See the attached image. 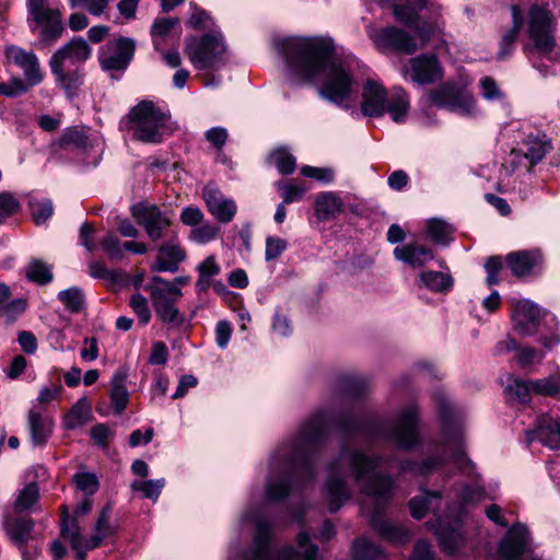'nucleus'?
I'll return each instance as SVG.
<instances>
[{
	"label": "nucleus",
	"mask_w": 560,
	"mask_h": 560,
	"mask_svg": "<svg viewBox=\"0 0 560 560\" xmlns=\"http://www.w3.org/2000/svg\"><path fill=\"white\" fill-rule=\"evenodd\" d=\"M329 425L349 435L363 434L392 441L401 451H411L420 444L419 408L415 404L404 407L389 425L360 408L338 412L330 408L318 409L270 453L265 479L266 502H281L315 480L317 467L314 454L324 445Z\"/></svg>",
	"instance_id": "obj_1"
},
{
	"label": "nucleus",
	"mask_w": 560,
	"mask_h": 560,
	"mask_svg": "<svg viewBox=\"0 0 560 560\" xmlns=\"http://www.w3.org/2000/svg\"><path fill=\"white\" fill-rule=\"evenodd\" d=\"M383 462L384 457L380 454L342 446L338 455L327 465L323 494L328 504V511L336 513L353 498V489L348 481L351 477L360 493L373 500L370 523L374 530L390 544L404 545L411 539V530L386 518L383 512L395 490L394 478L389 474L377 470Z\"/></svg>",
	"instance_id": "obj_2"
},
{
	"label": "nucleus",
	"mask_w": 560,
	"mask_h": 560,
	"mask_svg": "<svg viewBox=\"0 0 560 560\" xmlns=\"http://www.w3.org/2000/svg\"><path fill=\"white\" fill-rule=\"evenodd\" d=\"M273 47L289 71L307 82H320V97L348 108L363 65L353 55H336L331 40L323 37H284Z\"/></svg>",
	"instance_id": "obj_3"
},
{
	"label": "nucleus",
	"mask_w": 560,
	"mask_h": 560,
	"mask_svg": "<svg viewBox=\"0 0 560 560\" xmlns=\"http://www.w3.org/2000/svg\"><path fill=\"white\" fill-rule=\"evenodd\" d=\"M441 420V436L432 443V453L421 463L404 460L400 472H410L416 477H428L444 465L446 453L463 472H469L472 463L467 457L464 446L465 420L463 411L454 406L447 395L438 389L432 395Z\"/></svg>",
	"instance_id": "obj_4"
},
{
	"label": "nucleus",
	"mask_w": 560,
	"mask_h": 560,
	"mask_svg": "<svg viewBox=\"0 0 560 560\" xmlns=\"http://www.w3.org/2000/svg\"><path fill=\"white\" fill-rule=\"evenodd\" d=\"M255 525V534L250 547L245 551V560H315L318 548L311 542L307 532L301 530L296 537L298 549L285 546L276 550L270 541L273 533L271 522L259 515L257 508L247 506L240 516L238 526Z\"/></svg>",
	"instance_id": "obj_5"
},
{
	"label": "nucleus",
	"mask_w": 560,
	"mask_h": 560,
	"mask_svg": "<svg viewBox=\"0 0 560 560\" xmlns=\"http://www.w3.org/2000/svg\"><path fill=\"white\" fill-rule=\"evenodd\" d=\"M441 503L442 492L421 488L420 494L410 499L408 506L411 516L416 520H422L429 512L433 514L425 525L435 534L443 551L453 555L464 545L465 537L459 530L458 518L453 517V508H448L445 516L436 513Z\"/></svg>",
	"instance_id": "obj_6"
},
{
	"label": "nucleus",
	"mask_w": 560,
	"mask_h": 560,
	"mask_svg": "<svg viewBox=\"0 0 560 560\" xmlns=\"http://www.w3.org/2000/svg\"><path fill=\"white\" fill-rule=\"evenodd\" d=\"M361 97V113L366 117H381L388 113L395 122H401L410 108L408 95L401 88H394L388 93L375 79L364 81Z\"/></svg>",
	"instance_id": "obj_7"
},
{
	"label": "nucleus",
	"mask_w": 560,
	"mask_h": 560,
	"mask_svg": "<svg viewBox=\"0 0 560 560\" xmlns=\"http://www.w3.org/2000/svg\"><path fill=\"white\" fill-rule=\"evenodd\" d=\"M184 52L197 70L218 71L228 62V44L221 28L187 37Z\"/></svg>",
	"instance_id": "obj_8"
},
{
	"label": "nucleus",
	"mask_w": 560,
	"mask_h": 560,
	"mask_svg": "<svg viewBox=\"0 0 560 560\" xmlns=\"http://www.w3.org/2000/svg\"><path fill=\"white\" fill-rule=\"evenodd\" d=\"M171 113L152 101H141L128 113L126 128L137 140L144 143H159L163 140Z\"/></svg>",
	"instance_id": "obj_9"
},
{
	"label": "nucleus",
	"mask_w": 560,
	"mask_h": 560,
	"mask_svg": "<svg viewBox=\"0 0 560 560\" xmlns=\"http://www.w3.org/2000/svg\"><path fill=\"white\" fill-rule=\"evenodd\" d=\"M513 329L523 337L533 336L544 328L551 330L549 336H541V345L550 350L560 343L558 334V320L555 315L547 311H541L529 300H521L515 303L512 314Z\"/></svg>",
	"instance_id": "obj_10"
},
{
	"label": "nucleus",
	"mask_w": 560,
	"mask_h": 560,
	"mask_svg": "<svg viewBox=\"0 0 560 560\" xmlns=\"http://www.w3.org/2000/svg\"><path fill=\"white\" fill-rule=\"evenodd\" d=\"M28 23L31 28H39V44L52 45L65 31L61 12L49 7L47 0L27 1Z\"/></svg>",
	"instance_id": "obj_11"
},
{
	"label": "nucleus",
	"mask_w": 560,
	"mask_h": 560,
	"mask_svg": "<svg viewBox=\"0 0 560 560\" xmlns=\"http://www.w3.org/2000/svg\"><path fill=\"white\" fill-rule=\"evenodd\" d=\"M430 102L438 107L447 108L464 118H472L478 107L472 95L463 86L445 83L429 94Z\"/></svg>",
	"instance_id": "obj_12"
},
{
	"label": "nucleus",
	"mask_w": 560,
	"mask_h": 560,
	"mask_svg": "<svg viewBox=\"0 0 560 560\" xmlns=\"http://www.w3.org/2000/svg\"><path fill=\"white\" fill-rule=\"evenodd\" d=\"M404 4H394L395 18L412 27L420 40L421 47H424L431 38L442 33L443 23L438 18L431 21L420 20L417 10H421L427 7L428 0H405Z\"/></svg>",
	"instance_id": "obj_13"
},
{
	"label": "nucleus",
	"mask_w": 560,
	"mask_h": 560,
	"mask_svg": "<svg viewBox=\"0 0 560 560\" xmlns=\"http://www.w3.org/2000/svg\"><path fill=\"white\" fill-rule=\"evenodd\" d=\"M555 19L547 4L534 3L528 10V34L535 47L541 54L550 52L555 47Z\"/></svg>",
	"instance_id": "obj_14"
},
{
	"label": "nucleus",
	"mask_w": 560,
	"mask_h": 560,
	"mask_svg": "<svg viewBox=\"0 0 560 560\" xmlns=\"http://www.w3.org/2000/svg\"><path fill=\"white\" fill-rule=\"evenodd\" d=\"M136 44L131 38L120 37L108 42L100 50V62L105 71H124L135 54Z\"/></svg>",
	"instance_id": "obj_15"
},
{
	"label": "nucleus",
	"mask_w": 560,
	"mask_h": 560,
	"mask_svg": "<svg viewBox=\"0 0 560 560\" xmlns=\"http://www.w3.org/2000/svg\"><path fill=\"white\" fill-rule=\"evenodd\" d=\"M404 74L416 84L427 85L442 80L444 72L435 55L421 54L409 60Z\"/></svg>",
	"instance_id": "obj_16"
},
{
	"label": "nucleus",
	"mask_w": 560,
	"mask_h": 560,
	"mask_svg": "<svg viewBox=\"0 0 560 560\" xmlns=\"http://www.w3.org/2000/svg\"><path fill=\"white\" fill-rule=\"evenodd\" d=\"M92 49L86 40L82 37H74L68 44L60 47L50 58L49 65L51 72L56 78L65 80L66 72L63 63L66 61L71 65L85 62L91 56Z\"/></svg>",
	"instance_id": "obj_17"
},
{
	"label": "nucleus",
	"mask_w": 560,
	"mask_h": 560,
	"mask_svg": "<svg viewBox=\"0 0 560 560\" xmlns=\"http://www.w3.org/2000/svg\"><path fill=\"white\" fill-rule=\"evenodd\" d=\"M149 289L156 315L164 323H172L175 319V281L155 276Z\"/></svg>",
	"instance_id": "obj_18"
},
{
	"label": "nucleus",
	"mask_w": 560,
	"mask_h": 560,
	"mask_svg": "<svg viewBox=\"0 0 560 560\" xmlns=\"http://www.w3.org/2000/svg\"><path fill=\"white\" fill-rule=\"evenodd\" d=\"M530 546L532 539L527 526L516 523L500 541L498 549L500 560H520L523 555L530 551Z\"/></svg>",
	"instance_id": "obj_19"
},
{
	"label": "nucleus",
	"mask_w": 560,
	"mask_h": 560,
	"mask_svg": "<svg viewBox=\"0 0 560 560\" xmlns=\"http://www.w3.org/2000/svg\"><path fill=\"white\" fill-rule=\"evenodd\" d=\"M175 21L171 18H156L151 25L150 35L154 50L160 52L166 63L175 67V52L173 51Z\"/></svg>",
	"instance_id": "obj_20"
},
{
	"label": "nucleus",
	"mask_w": 560,
	"mask_h": 560,
	"mask_svg": "<svg viewBox=\"0 0 560 560\" xmlns=\"http://www.w3.org/2000/svg\"><path fill=\"white\" fill-rule=\"evenodd\" d=\"M202 198L209 212L221 223H229L236 214L233 199L225 197L214 183H208L202 189Z\"/></svg>",
	"instance_id": "obj_21"
},
{
	"label": "nucleus",
	"mask_w": 560,
	"mask_h": 560,
	"mask_svg": "<svg viewBox=\"0 0 560 560\" xmlns=\"http://www.w3.org/2000/svg\"><path fill=\"white\" fill-rule=\"evenodd\" d=\"M132 215L153 241L163 237L164 232L171 226V220L155 206H133Z\"/></svg>",
	"instance_id": "obj_22"
},
{
	"label": "nucleus",
	"mask_w": 560,
	"mask_h": 560,
	"mask_svg": "<svg viewBox=\"0 0 560 560\" xmlns=\"http://www.w3.org/2000/svg\"><path fill=\"white\" fill-rule=\"evenodd\" d=\"M536 440L550 450H559L560 417L540 416L536 421L535 429L526 431V442L528 444Z\"/></svg>",
	"instance_id": "obj_23"
},
{
	"label": "nucleus",
	"mask_w": 560,
	"mask_h": 560,
	"mask_svg": "<svg viewBox=\"0 0 560 560\" xmlns=\"http://www.w3.org/2000/svg\"><path fill=\"white\" fill-rule=\"evenodd\" d=\"M5 56L10 61L14 62L23 70L25 83L28 86H34L42 82L43 74L39 69L38 60L34 54L16 46H10L5 49Z\"/></svg>",
	"instance_id": "obj_24"
},
{
	"label": "nucleus",
	"mask_w": 560,
	"mask_h": 560,
	"mask_svg": "<svg viewBox=\"0 0 560 560\" xmlns=\"http://www.w3.org/2000/svg\"><path fill=\"white\" fill-rule=\"evenodd\" d=\"M376 40L380 45L390 47L406 54H413L419 48L412 36L394 26L382 30L378 33Z\"/></svg>",
	"instance_id": "obj_25"
},
{
	"label": "nucleus",
	"mask_w": 560,
	"mask_h": 560,
	"mask_svg": "<svg viewBox=\"0 0 560 560\" xmlns=\"http://www.w3.org/2000/svg\"><path fill=\"white\" fill-rule=\"evenodd\" d=\"M3 527L13 544L22 549L32 539L34 522L27 516H5Z\"/></svg>",
	"instance_id": "obj_26"
},
{
	"label": "nucleus",
	"mask_w": 560,
	"mask_h": 560,
	"mask_svg": "<svg viewBox=\"0 0 560 560\" xmlns=\"http://www.w3.org/2000/svg\"><path fill=\"white\" fill-rule=\"evenodd\" d=\"M27 423L33 444L35 446L46 444L52 431V419L38 410L31 409Z\"/></svg>",
	"instance_id": "obj_27"
},
{
	"label": "nucleus",
	"mask_w": 560,
	"mask_h": 560,
	"mask_svg": "<svg viewBox=\"0 0 560 560\" xmlns=\"http://www.w3.org/2000/svg\"><path fill=\"white\" fill-rule=\"evenodd\" d=\"M341 198L332 191L320 192L314 201V213L319 221H329L342 211Z\"/></svg>",
	"instance_id": "obj_28"
},
{
	"label": "nucleus",
	"mask_w": 560,
	"mask_h": 560,
	"mask_svg": "<svg viewBox=\"0 0 560 560\" xmlns=\"http://www.w3.org/2000/svg\"><path fill=\"white\" fill-rule=\"evenodd\" d=\"M541 254L538 249L520 250L510 253L506 256L508 266L516 277L528 275L540 261Z\"/></svg>",
	"instance_id": "obj_29"
},
{
	"label": "nucleus",
	"mask_w": 560,
	"mask_h": 560,
	"mask_svg": "<svg viewBox=\"0 0 560 560\" xmlns=\"http://www.w3.org/2000/svg\"><path fill=\"white\" fill-rule=\"evenodd\" d=\"M512 19H513V26L506 31L500 40V47L498 51L497 58L499 60H505L511 57L514 48H515V42L518 35L520 30L522 28L524 24V15L518 5H513L512 9Z\"/></svg>",
	"instance_id": "obj_30"
},
{
	"label": "nucleus",
	"mask_w": 560,
	"mask_h": 560,
	"mask_svg": "<svg viewBox=\"0 0 560 560\" xmlns=\"http://www.w3.org/2000/svg\"><path fill=\"white\" fill-rule=\"evenodd\" d=\"M394 256L397 260H400L412 268L422 267L425 262L433 259L431 249L418 244H406L404 246L396 247L394 249Z\"/></svg>",
	"instance_id": "obj_31"
},
{
	"label": "nucleus",
	"mask_w": 560,
	"mask_h": 560,
	"mask_svg": "<svg viewBox=\"0 0 560 560\" xmlns=\"http://www.w3.org/2000/svg\"><path fill=\"white\" fill-rule=\"evenodd\" d=\"M552 147L544 133L529 135L524 141V156L529 162V168L538 164Z\"/></svg>",
	"instance_id": "obj_32"
},
{
	"label": "nucleus",
	"mask_w": 560,
	"mask_h": 560,
	"mask_svg": "<svg viewBox=\"0 0 560 560\" xmlns=\"http://www.w3.org/2000/svg\"><path fill=\"white\" fill-rule=\"evenodd\" d=\"M60 535L70 541L77 552V560H84L86 551L92 550L88 548V540L82 538L77 521L69 520L68 515L62 517Z\"/></svg>",
	"instance_id": "obj_33"
},
{
	"label": "nucleus",
	"mask_w": 560,
	"mask_h": 560,
	"mask_svg": "<svg viewBox=\"0 0 560 560\" xmlns=\"http://www.w3.org/2000/svg\"><path fill=\"white\" fill-rule=\"evenodd\" d=\"M198 272V280L196 282V290L198 293L207 292L211 284L215 281L213 278L221 272V267L217 262L213 255L208 256L196 268Z\"/></svg>",
	"instance_id": "obj_34"
},
{
	"label": "nucleus",
	"mask_w": 560,
	"mask_h": 560,
	"mask_svg": "<svg viewBox=\"0 0 560 560\" xmlns=\"http://www.w3.org/2000/svg\"><path fill=\"white\" fill-rule=\"evenodd\" d=\"M91 405L86 398H80L65 416L63 428L67 430H74L83 427L91 420Z\"/></svg>",
	"instance_id": "obj_35"
},
{
	"label": "nucleus",
	"mask_w": 560,
	"mask_h": 560,
	"mask_svg": "<svg viewBox=\"0 0 560 560\" xmlns=\"http://www.w3.org/2000/svg\"><path fill=\"white\" fill-rule=\"evenodd\" d=\"M419 281L420 287L436 293H446L453 287L452 276L442 271H422L419 275Z\"/></svg>",
	"instance_id": "obj_36"
},
{
	"label": "nucleus",
	"mask_w": 560,
	"mask_h": 560,
	"mask_svg": "<svg viewBox=\"0 0 560 560\" xmlns=\"http://www.w3.org/2000/svg\"><path fill=\"white\" fill-rule=\"evenodd\" d=\"M458 506L453 509V517L459 521V529L462 528L460 515L465 506L480 502L485 498V489L479 485L462 486L457 493Z\"/></svg>",
	"instance_id": "obj_37"
},
{
	"label": "nucleus",
	"mask_w": 560,
	"mask_h": 560,
	"mask_svg": "<svg viewBox=\"0 0 560 560\" xmlns=\"http://www.w3.org/2000/svg\"><path fill=\"white\" fill-rule=\"evenodd\" d=\"M112 512V505L107 504L104 506L95 524V534L88 539V548H97L102 540L112 536L115 532L114 527L109 524V516Z\"/></svg>",
	"instance_id": "obj_38"
},
{
	"label": "nucleus",
	"mask_w": 560,
	"mask_h": 560,
	"mask_svg": "<svg viewBox=\"0 0 560 560\" xmlns=\"http://www.w3.org/2000/svg\"><path fill=\"white\" fill-rule=\"evenodd\" d=\"M352 551L354 560H387L386 553L365 537L353 541Z\"/></svg>",
	"instance_id": "obj_39"
},
{
	"label": "nucleus",
	"mask_w": 560,
	"mask_h": 560,
	"mask_svg": "<svg viewBox=\"0 0 560 560\" xmlns=\"http://www.w3.org/2000/svg\"><path fill=\"white\" fill-rule=\"evenodd\" d=\"M534 381H523L517 377H509V383L504 387V392L513 402L525 404L529 400L530 393H536L533 388Z\"/></svg>",
	"instance_id": "obj_40"
},
{
	"label": "nucleus",
	"mask_w": 560,
	"mask_h": 560,
	"mask_svg": "<svg viewBox=\"0 0 560 560\" xmlns=\"http://www.w3.org/2000/svg\"><path fill=\"white\" fill-rule=\"evenodd\" d=\"M126 375L121 372L114 374L112 378L110 402L116 413H121L128 402V390L125 386Z\"/></svg>",
	"instance_id": "obj_41"
},
{
	"label": "nucleus",
	"mask_w": 560,
	"mask_h": 560,
	"mask_svg": "<svg viewBox=\"0 0 560 560\" xmlns=\"http://www.w3.org/2000/svg\"><path fill=\"white\" fill-rule=\"evenodd\" d=\"M89 145V137L83 130L77 127L66 129L61 137L56 142H54V147L59 149L73 147L75 149L86 150Z\"/></svg>",
	"instance_id": "obj_42"
},
{
	"label": "nucleus",
	"mask_w": 560,
	"mask_h": 560,
	"mask_svg": "<svg viewBox=\"0 0 560 560\" xmlns=\"http://www.w3.org/2000/svg\"><path fill=\"white\" fill-rule=\"evenodd\" d=\"M39 498V489L35 482L27 483L18 493L16 500L13 505L15 513L30 510Z\"/></svg>",
	"instance_id": "obj_43"
},
{
	"label": "nucleus",
	"mask_w": 560,
	"mask_h": 560,
	"mask_svg": "<svg viewBox=\"0 0 560 560\" xmlns=\"http://www.w3.org/2000/svg\"><path fill=\"white\" fill-rule=\"evenodd\" d=\"M186 23L189 27L203 33L210 32L211 28H220L205 10L195 5H191V12Z\"/></svg>",
	"instance_id": "obj_44"
},
{
	"label": "nucleus",
	"mask_w": 560,
	"mask_h": 560,
	"mask_svg": "<svg viewBox=\"0 0 560 560\" xmlns=\"http://www.w3.org/2000/svg\"><path fill=\"white\" fill-rule=\"evenodd\" d=\"M152 271L164 272L175 270V246L165 244L160 247L159 255L151 266Z\"/></svg>",
	"instance_id": "obj_45"
},
{
	"label": "nucleus",
	"mask_w": 560,
	"mask_h": 560,
	"mask_svg": "<svg viewBox=\"0 0 560 560\" xmlns=\"http://www.w3.org/2000/svg\"><path fill=\"white\" fill-rule=\"evenodd\" d=\"M58 299L71 313H79L83 308L84 294L78 287H71L58 293Z\"/></svg>",
	"instance_id": "obj_46"
},
{
	"label": "nucleus",
	"mask_w": 560,
	"mask_h": 560,
	"mask_svg": "<svg viewBox=\"0 0 560 560\" xmlns=\"http://www.w3.org/2000/svg\"><path fill=\"white\" fill-rule=\"evenodd\" d=\"M427 231L429 237L438 244L447 245L451 242V234L453 230L451 225L443 220H430L427 225Z\"/></svg>",
	"instance_id": "obj_47"
},
{
	"label": "nucleus",
	"mask_w": 560,
	"mask_h": 560,
	"mask_svg": "<svg viewBox=\"0 0 560 560\" xmlns=\"http://www.w3.org/2000/svg\"><path fill=\"white\" fill-rule=\"evenodd\" d=\"M26 277L38 284L49 283L52 280L51 268L42 260L33 259L28 265Z\"/></svg>",
	"instance_id": "obj_48"
},
{
	"label": "nucleus",
	"mask_w": 560,
	"mask_h": 560,
	"mask_svg": "<svg viewBox=\"0 0 560 560\" xmlns=\"http://www.w3.org/2000/svg\"><path fill=\"white\" fill-rule=\"evenodd\" d=\"M164 486V479H156L147 481L135 480L130 487L133 491H141L145 498L155 501Z\"/></svg>",
	"instance_id": "obj_49"
},
{
	"label": "nucleus",
	"mask_w": 560,
	"mask_h": 560,
	"mask_svg": "<svg viewBox=\"0 0 560 560\" xmlns=\"http://www.w3.org/2000/svg\"><path fill=\"white\" fill-rule=\"evenodd\" d=\"M533 388L536 390V394L560 396V373L547 378L534 381Z\"/></svg>",
	"instance_id": "obj_50"
},
{
	"label": "nucleus",
	"mask_w": 560,
	"mask_h": 560,
	"mask_svg": "<svg viewBox=\"0 0 560 560\" xmlns=\"http://www.w3.org/2000/svg\"><path fill=\"white\" fill-rule=\"evenodd\" d=\"M270 160L283 175L293 173L296 166L294 156L283 149L276 150Z\"/></svg>",
	"instance_id": "obj_51"
},
{
	"label": "nucleus",
	"mask_w": 560,
	"mask_h": 560,
	"mask_svg": "<svg viewBox=\"0 0 560 560\" xmlns=\"http://www.w3.org/2000/svg\"><path fill=\"white\" fill-rule=\"evenodd\" d=\"M544 355V352L536 348L520 345L516 351V361L521 368H528L534 363H539Z\"/></svg>",
	"instance_id": "obj_52"
},
{
	"label": "nucleus",
	"mask_w": 560,
	"mask_h": 560,
	"mask_svg": "<svg viewBox=\"0 0 560 560\" xmlns=\"http://www.w3.org/2000/svg\"><path fill=\"white\" fill-rule=\"evenodd\" d=\"M129 305L136 313L141 325H147L151 319V311L148 305V300L140 293H135L130 298Z\"/></svg>",
	"instance_id": "obj_53"
},
{
	"label": "nucleus",
	"mask_w": 560,
	"mask_h": 560,
	"mask_svg": "<svg viewBox=\"0 0 560 560\" xmlns=\"http://www.w3.org/2000/svg\"><path fill=\"white\" fill-rule=\"evenodd\" d=\"M219 228L214 224L206 223L194 228L190 231V240L198 244H206L217 238Z\"/></svg>",
	"instance_id": "obj_54"
},
{
	"label": "nucleus",
	"mask_w": 560,
	"mask_h": 560,
	"mask_svg": "<svg viewBox=\"0 0 560 560\" xmlns=\"http://www.w3.org/2000/svg\"><path fill=\"white\" fill-rule=\"evenodd\" d=\"M101 246L106 255L113 260H121L125 257L124 247L118 237L114 234H107L101 242Z\"/></svg>",
	"instance_id": "obj_55"
},
{
	"label": "nucleus",
	"mask_w": 560,
	"mask_h": 560,
	"mask_svg": "<svg viewBox=\"0 0 560 560\" xmlns=\"http://www.w3.org/2000/svg\"><path fill=\"white\" fill-rule=\"evenodd\" d=\"M30 207L36 224L45 223L51 217L54 210L52 203L48 199L32 201Z\"/></svg>",
	"instance_id": "obj_56"
},
{
	"label": "nucleus",
	"mask_w": 560,
	"mask_h": 560,
	"mask_svg": "<svg viewBox=\"0 0 560 560\" xmlns=\"http://www.w3.org/2000/svg\"><path fill=\"white\" fill-rule=\"evenodd\" d=\"M73 480L81 491L85 494H93L98 489V480L94 474L91 472H78L74 475Z\"/></svg>",
	"instance_id": "obj_57"
},
{
	"label": "nucleus",
	"mask_w": 560,
	"mask_h": 560,
	"mask_svg": "<svg viewBox=\"0 0 560 560\" xmlns=\"http://www.w3.org/2000/svg\"><path fill=\"white\" fill-rule=\"evenodd\" d=\"M21 208L19 200L10 192L0 194V223L4 218L15 214Z\"/></svg>",
	"instance_id": "obj_58"
},
{
	"label": "nucleus",
	"mask_w": 560,
	"mask_h": 560,
	"mask_svg": "<svg viewBox=\"0 0 560 560\" xmlns=\"http://www.w3.org/2000/svg\"><path fill=\"white\" fill-rule=\"evenodd\" d=\"M302 175L316 179L322 183H331L335 177V172L330 167H315L305 165L301 170Z\"/></svg>",
	"instance_id": "obj_59"
},
{
	"label": "nucleus",
	"mask_w": 560,
	"mask_h": 560,
	"mask_svg": "<svg viewBox=\"0 0 560 560\" xmlns=\"http://www.w3.org/2000/svg\"><path fill=\"white\" fill-rule=\"evenodd\" d=\"M287 248V242L278 236L266 238L265 259L271 261L277 259Z\"/></svg>",
	"instance_id": "obj_60"
},
{
	"label": "nucleus",
	"mask_w": 560,
	"mask_h": 560,
	"mask_svg": "<svg viewBox=\"0 0 560 560\" xmlns=\"http://www.w3.org/2000/svg\"><path fill=\"white\" fill-rule=\"evenodd\" d=\"M480 93L487 101H495L502 97V92L497 82L490 77H483L479 81Z\"/></svg>",
	"instance_id": "obj_61"
},
{
	"label": "nucleus",
	"mask_w": 560,
	"mask_h": 560,
	"mask_svg": "<svg viewBox=\"0 0 560 560\" xmlns=\"http://www.w3.org/2000/svg\"><path fill=\"white\" fill-rule=\"evenodd\" d=\"M279 189L282 190L283 203H291L302 199L306 191L304 186L293 183L279 184Z\"/></svg>",
	"instance_id": "obj_62"
},
{
	"label": "nucleus",
	"mask_w": 560,
	"mask_h": 560,
	"mask_svg": "<svg viewBox=\"0 0 560 560\" xmlns=\"http://www.w3.org/2000/svg\"><path fill=\"white\" fill-rule=\"evenodd\" d=\"M25 310L24 300L18 299L0 305V316L7 320H14Z\"/></svg>",
	"instance_id": "obj_63"
},
{
	"label": "nucleus",
	"mask_w": 560,
	"mask_h": 560,
	"mask_svg": "<svg viewBox=\"0 0 560 560\" xmlns=\"http://www.w3.org/2000/svg\"><path fill=\"white\" fill-rule=\"evenodd\" d=\"M410 560H434L431 546L425 540L417 541Z\"/></svg>",
	"instance_id": "obj_64"
}]
</instances>
